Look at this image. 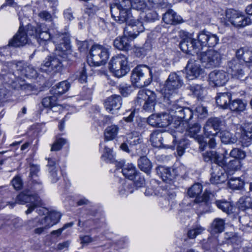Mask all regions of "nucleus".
Wrapping results in <instances>:
<instances>
[{
	"instance_id": "obj_33",
	"label": "nucleus",
	"mask_w": 252,
	"mask_h": 252,
	"mask_svg": "<svg viewBox=\"0 0 252 252\" xmlns=\"http://www.w3.org/2000/svg\"><path fill=\"white\" fill-rule=\"evenodd\" d=\"M162 20L167 24L176 25L180 23L182 19L173 10L170 9L163 14Z\"/></svg>"
},
{
	"instance_id": "obj_21",
	"label": "nucleus",
	"mask_w": 252,
	"mask_h": 252,
	"mask_svg": "<svg viewBox=\"0 0 252 252\" xmlns=\"http://www.w3.org/2000/svg\"><path fill=\"white\" fill-rule=\"evenodd\" d=\"M228 80L227 72L222 70H215L209 74V84L214 87L224 85Z\"/></svg>"
},
{
	"instance_id": "obj_31",
	"label": "nucleus",
	"mask_w": 252,
	"mask_h": 252,
	"mask_svg": "<svg viewBox=\"0 0 252 252\" xmlns=\"http://www.w3.org/2000/svg\"><path fill=\"white\" fill-rule=\"evenodd\" d=\"M231 94L230 93H219L216 97L217 105L223 109H228L231 102Z\"/></svg>"
},
{
	"instance_id": "obj_16",
	"label": "nucleus",
	"mask_w": 252,
	"mask_h": 252,
	"mask_svg": "<svg viewBox=\"0 0 252 252\" xmlns=\"http://www.w3.org/2000/svg\"><path fill=\"white\" fill-rule=\"evenodd\" d=\"M179 73L172 72L169 75L164 85L166 94H171L170 96H172L173 94H176L177 90L183 85V81Z\"/></svg>"
},
{
	"instance_id": "obj_56",
	"label": "nucleus",
	"mask_w": 252,
	"mask_h": 252,
	"mask_svg": "<svg viewBox=\"0 0 252 252\" xmlns=\"http://www.w3.org/2000/svg\"><path fill=\"white\" fill-rule=\"evenodd\" d=\"M226 158L223 155H221L216 152L215 158L214 159V165H218L222 167L226 165L225 159Z\"/></svg>"
},
{
	"instance_id": "obj_59",
	"label": "nucleus",
	"mask_w": 252,
	"mask_h": 252,
	"mask_svg": "<svg viewBox=\"0 0 252 252\" xmlns=\"http://www.w3.org/2000/svg\"><path fill=\"white\" fill-rule=\"evenodd\" d=\"M78 50L80 52L86 53L88 52L90 46L89 42L87 40L83 41H78L77 43Z\"/></svg>"
},
{
	"instance_id": "obj_3",
	"label": "nucleus",
	"mask_w": 252,
	"mask_h": 252,
	"mask_svg": "<svg viewBox=\"0 0 252 252\" xmlns=\"http://www.w3.org/2000/svg\"><path fill=\"white\" fill-rule=\"evenodd\" d=\"M111 17L120 24L126 23V26L124 30V33L130 40H133L140 33L143 32L145 28L143 23L133 19L131 13L127 10H121L120 16L116 17L111 13Z\"/></svg>"
},
{
	"instance_id": "obj_52",
	"label": "nucleus",
	"mask_w": 252,
	"mask_h": 252,
	"mask_svg": "<svg viewBox=\"0 0 252 252\" xmlns=\"http://www.w3.org/2000/svg\"><path fill=\"white\" fill-rule=\"evenodd\" d=\"M38 16L41 21H45L47 23H51L53 24V17L52 14L47 10H42L40 11Z\"/></svg>"
},
{
	"instance_id": "obj_40",
	"label": "nucleus",
	"mask_w": 252,
	"mask_h": 252,
	"mask_svg": "<svg viewBox=\"0 0 252 252\" xmlns=\"http://www.w3.org/2000/svg\"><path fill=\"white\" fill-rule=\"evenodd\" d=\"M129 39L125 35L122 37L116 38L114 41V47L120 50H126L130 47Z\"/></svg>"
},
{
	"instance_id": "obj_45",
	"label": "nucleus",
	"mask_w": 252,
	"mask_h": 252,
	"mask_svg": "<svg viewBox=\"0 0 252 252\" xmlns=\"http://www.w3.org/2000/svg\"><path fill=\"white\" fill-rule=\"evenodd\" d=\"M60 34H63L66 36H68V34L65 33H63L59 32H57L52 34L48 30H45L44 31L43 29L41 27V30L39 31L36 38L40 39L43 41H48L50 39H51L53 41V37L54 36Z\"/></svg>"
},
{
	"instance_id": "obj_12",
	"label": "nucleus",
	"mask_w": 252,
	"mask_h": 252,
	"mask_svg": "<svg viewBox=\"0 0 252 252\" xmlns=\"http://www.w3.org/2000/svg\"><path fill=\"white\" fill-rule=\"evenodd\" d=\"M129 70L127 58L124 55L120 54L111 59V72L115 76L121 77L128 72Z\"/></svg>"
},
{
	"instance_id": "obj_32",
	"label": "nucleus",
	"mask_w": 252,
	"mask_h": 252,
	"mask_svg": "<svg viewBox=\"0 0 252 252\" xmlns=\"http://www.w3.org/2000/svg\"><path fill=\"white\" fill-rule=\"evenodd\" d=\"M61 216V214L59 212H50L48 216L42 219L41 223L45 225V228H50L59 222Z\"/></svg>"
},
{
	"instance_id": "obj_15",
	"label": "nucleus",
	"mask_w": 252,
	"mask_h": 252,
	"mask_svg": "<svg viewBox=\"0 0 252 252\" xmlns=\"http://www.w3.org/2000/svg\"><path fill=\"white\" fill-rule=\"evenodd\" d=\"M223 120L218 117H212L208 119L203 127V131L207 137L216 136L220 132L223 125Z\"/></svg>"
},
{
	"instance_id": "obj_50",
	"label": "nucleus",
	"mask_w": 252,
	"mask_h": 252,
	"mask_svg": "<svg viewBox=\"0 0 252 252\" xmlns=\"http://www.w3.org/2000/svg\"><path fill=\"white\" fill-rule=\"evenodd\" d=\"M205 228L200 225H195L189 230L187 235L189 239H194L197 236L201 234L204 230Z\"/></svg>"
},
{
	"instance_id": "obj_6",
	"label": "nucleus",
	"mask_w": 252,
	"mask_h": 252,
	"mask_svg": "<svg viewBox=\"0 0 252 252\" xmlns=\"http://www.w3.org/2000/svg\"><path fill=\"white\" fill-rule=\"evenodd\" d=\"M178 137V135L175 133V131L162 133L158 131H154L151 134L150 140L153 147L172 148L174 146L170 145L168 140L171 139L173 143L176 140Z\"/></svg>"
},
{
	"instance_id": "obj_47",
	"label": "nucleus",
	"mask_w": 252,
	"mask_h": 252,
	"mask_svg": "<svg viewBox=\"0 0 252 252\" xmlns=\"http://www.w3.org/2000/svg\"><path fill=\"white\" fill-rule=\"evenodd\" d=\"M187 89L197 98L201 99L203 97L204 89L201 85L198 84L189 85L187 87Z\"/></svg>"
},
{
	"instance_id": "obj_62",
	"label": "nucleus",
	"mask_w": 252,
	"mask_h": 252,
	"mask_svg": "<svg viewBox=\"0 0 252 252\" xmlns=\"http://www.w3.org/2000/svg\"><path fill=\"white\" fill-rule=\"evenodd\" d=\"M187 142L186 140H184L179 141L177 147V152L179 156L181 157L184 154L185 150L187 148Z\"/></svg>"
},
{
	"instance_id": "obj_8",
	"label": "nucleus",
	"mask_w": 252,
	"mask_h": 252,
	"mask_svg": "<svg viewBox=\"0 0 252 252\" xmlns=\"http://www.w3.org/2000/svg\"><path fill=\"white\" fill-rule=\"evenodd\" d=\"M199 59L205 68H210L218 66L221 62L222 56L216 50H208L198 54Z\"/></svg>"
},
{
	"instance_id": "obj_34",
	"label": "nucleus",
	"mask_w": 252,
	"mask_h": 252,
	"mask_svg": "<svg viewBox=\"0 0 252 252\" xmlns=\"http://www.w3.org/2000/svg\"><path fill=\"white\" fill-rule=\"evenodd\" d=\"M137 165L142 171L148 175L151 173L153 167L152 163L146 156L140 157L137 161Z\"/></svg>"
},
{
	"instance_id": "obj_64",
	"label": "nucleus",
	"mask_w": 252,
	"mask_h": 252,
	"mask_svg": "<svg viewBox=\"0 0 252 252\" xmlns=\"http://www.w3.org/2000/svg\"><path fill=\"white\" fill-rule=\"evenodd\" d=\"M39 171V167L37 165H32L30 167L29 177L31 179H39L37 174Z\"/></svg>"
},
{
	"instance_id": "obj_55",
	"label": "nucleus",
	"mask_w": 252,
	"mask_h": 252,
	"mask_svg": "<svg viewBox=\"0 0 252 252\" xmlns=\"http://www.w3.org/2000/svg\"><path fill=\"white\" fill-rule=\"evenodd\" d=\"M225 165L226 166L227 169L236 171L240 169L241 167V162L240 160H238L237 159H234L230 160Z\"/></svg>"
},
{
	"instance_id": "obj_44",
	"label": "nucleus",
	"mask_w": 252,
	"mask_h": 252,
	"mask_svg": "<svg viewBox=\"0 0 252 252\" xmlns=\"http://www.w3.org/2000/svg\"><path fill=\"white\" fill-rule=\"evenodd\" d=\"M127 142L131 145H136L142 142V138L140 133L136 131H133L127 134Z\"/></svg>"
},
{
	"instance_id": "obj_51",
	"label": "nucleus",
	"mask_w": 252,
	"mask_h": 252,
	"mask_svg": "<svg viewBox=\"0 0 252 252\" xmlns=\"http://www.w3.org/2000/svg\"><path fill=\"white\" fill-rule=\"evenodd\" d=\"M229 156L235 159L240 160L244 159L246 158V154L244 151L241 149L235 148L231 150Z\"/></svg>"
},
{
	"instance_id": "obj_42",
	"label": "nucleus",
	"mask_w": 252,
	"mask_h": 252,
	"mask_svg": "<svg viewBox=\"0 0 252 252\" xmlns=\"http://www.w3.org/2000/svg\"><path fill=\"white\" fill-rule=\"evenodd\" d=\"M242 136L245 140L252 139V123L246 122L240 127Z\"/></svg>"
},
{
	"instance_id": "obj_5",
	"label": "nucleus",
	"mask_w": 252,
	"mask_h": 252,
	"mask_svg": "<svg viewBox=\"0 0 252 252\" xmlns=\"http://www.w3.org/2000/svg\"><path fill=\"white\" fill-rule=\"evenodd\" d=\"M108 58V49L99 45H94L91 47L87 62L90 66H97L104 64Z\"/></svg>"
},
{
	"instance_id": "obj_13",
	"label": "nucleus",
	"mask_w": 252,
	"mask_h": 252,
	"mask_svg": "<svg viewBox=\"0 0 252 252\" xmlns=\"http://www.w3.org/2000/svg\"><path fill=\"white\" fill-rule=\"evenodd\" d=\"M245 69V67L240 63L239 61L235 59L227 63V71L234 79L245 80L248 77V73Z\"/></svg>"
},
{
	"instance_id": "obj_35",
	"label": "nucleus",
	"mask_w": 252,
	"mask_h": 252,
	"mask_svg": "<svg viewBox=\"0 0 252 252\" xmlns=\"http://www.w3.org/2000/svg\"><path fill=\"white\" fill-rule=\"evenodd\" d=\"M247 103L241 99H235L231 101L229 107L231 111L239 114L243 112L246 108Z\"/></svg>"
},
{
	"instance_id": "obj_54",
	"label": "nucleus",
	"mask_w": 252,
	"mask_h": 252,
	"mask_svg": "<svg viewBox=\"0 0 252 252\" xmlns=\"http://www.w3.org/2000/svg\"><path fill=\"white\" fill-rule=\"evenodd\" d=\"M122 105V98L120 95H112L111 96V111L118 110Z\"/></svg>"
},
{
	"instance_id": "obj_38",
	"label": "nucleus",
	"mask_w": 252,
	"mask_h": 252,
	"mask_svg": "<svg viewBox=\"0 0 252 252\" xmlns=\"http://www.w3.org/2000/svg\"><path fill=\"white\" fill-rule=\"evenodd\" d=\"M69 88L70 84L67 81H64L52 87L50 92L54 95H61L66 92Z\"/></svg>"
},
{
	"instance_id": "obj_26",
	"label": "nucleus",
	"mask_w": 252,
	"mask_h": 252,
	"mask_svg": "<svg viewBox=\"0 0 252 252\" xmlns=\"http://www.w3.org/2000/svg\"><path fill=\"white\" fill-rule=\"evenodd\" d=\"M201 126L198 124L189 125L186 129V134L190 137L193 138L199 143L200 147L203 148L207 145V141L205 137L198 134L200 132Z\"/></svg>"
},
{
	"instance_id": "obj_53",
	"label": "nucleus",
	"mask_w": 252,
	"mask_h": 252,
	"mask_svg": "<svg viewBox=\"0 0 252 252\" xmlns=\"http://www.w3.org/2000/svg\"><path fill=\"white\" fill-rule=\"evenodd\" d=\"M57 99V97L54 94L45 97L42 100V104L45 108H50L53 105L55 104Z\"/></svg>"
},
{
	"instance_id": "obj_19",
	"label": "nucleus",
	"mask_w": 252,
	"mask_h": 252,
	"mask_svg": "<svg viewBox=\"0 0 252 252\" xmlns=\"http://www.w3.org/2000/svg\"><path fill=\"white\" fill-rule=\"evenodd\" d=\"M181 110L180 111H178L176 125L172 126L176 129L174 131L178 135L183 131L184 122L187 123L193 116V112L189 107H183Z\"/></svg>"
},
{
	"instance_id": "obj_11",
	"label": "nucleus",
	"mask_w": 252,
	"mask_h": 252,
	"mask_svg": "<svg viewBox=\"0 0 252 252\" xmlns=\"http://www.w3.org/2000/svg\"><path fill=\"white\" fill-rule=\"evenodd\" d=\"M202 187L201 184L196 183L192 185L188 191V194L190 197H195V202L200 205H205L208 207L212 203V198L213 195L212 193L205 190L202 196L198 195L201 192Z\"/></svg>"
},
{
	"instance_id": "obj_20",
	"label": "nucleus",
	"mask_w": 252,
	"mask_h": 252,
	"mask_svg": "<svg viewBox=\"0 0 252 252\" xmlns=\"http://www.w3.org/2000/svg\"><path fill=\"white\" fill-rule=\"evenodd\" d=\"M147 123L151 126L156 127H165L172 125L171 117L167 113L152 114L147 119Z\"/></svg>"
},
{
	"instance_id": "obj_18",
	"label": "nucleus",
	"mask_w": 252,
	"mask_h": 252,
	"mask_svg": "<svg viewBox=\"0 0 252 252\" xmlns=\"http://www.w3.org/2000/svg\"><path fill=\"white\" fill-rule=\"evenodd\" d=\"M113 4L120 10H127L129 13V6L137 10H142L146 6V0H113Z\"/></svg>"
},
{
	"instance_id": "obj_63",
	"label": "nucleus",
	"mask_w": 252,
	"mask_h": 252,
	"mask_svg": "<svg viewBox=\"0 0 252 252\" xmlns=\"http://www.w3.org/2000/svg\"><path fill=\"white\" fill-rule=\"evenodd\" d=\"M216 151H210L205 153L203 154L204 160L206 162L210 161L214 163V159L215 158Z\"/></svg>"
},
{
	"instance_id": "obj_43",
	"label": "nucleus",
	"mask_w": 252,
	"mask_h": 252,
	"mask_svg": "<svg viewBox=\"0 0 252 252\" xmlns=\"http://www.w3.org/2000/svg\"><path fill=\"white\" fill-rule=\"evenodd\" d=\"M42 184L39 179H30L26 190H30L31 192L36 193L41 190Z\"/></svg>"
},
{
	"instance_id": "obj_58",
	"label": "nucleus",
	"mask_w": 252,
	"mask_h": 252,
	"mask_svg": "<svg viewBox=\"0 0 252 252\" xmlns=\"http://www.w3.org/2000/svg\"><path fill=\"white\" fill-rule=\"evenodd\" d=\"M42 219L39 220L37 217L27 221V225L30 228H33L40 225H44L41 223Z\"/></svg>"
},
{
	"instance_id": "obj_14",
	"label": "nucleus",
	"mask_w": 252,
	"mask_h": 252,
	"mask_svg": "<svg viewBox=\"0 0 252 252\" xmlns=\"http://www.w3.org/2000/svg\"><path fill=\"white\" fill-rule=\"evenodd\" d=\"M225 16L231 24L237 28L244 27L251 23L249 18L246 17L241 12L233 9H227Z\"/></svg>"
},
{
	"instance_id": "obj_7",
	"label": "nucleus",
	"mask_w": 252,
	"mask_h": 252,
	"mask_svg": "<svg viewBox=\"0 0 252 252\" xmlns=\"http://www.w3.org/2000/svg\"><path fill=\"white\" fill-rule=\"evenodd\" d=\"M180 36L182 39L180 43V48L183 52L192 55L199 54L200 45H199L197 40L193 38L191 34L182 31L180 32Z\"/></svg>"
},
{
	"instance_id": "obj_24",
	"label": "nucleus",
	"mask_w": 252,
	"mask_h": 252,
	"mask_svg": "<svg viewBox=\"0 0 252 252\" xmlns=\"http://www.w3.org/2000/svg\"><path fill=\"white\" fill-rule=\"evenodd\" d=\"M187 78L189 80L198 77L203 73L204 70L201 68L199 62L194 59H190L186 66Z\"/></svg>"
},
{
	"instance_id": "obj_46",
	"label": "nucleus",
	"mask_w": 252,
	"mask_h": 252,
	"mask_svg": "<svg viewBox=\"0 0 252 252\" xmlns=\"http://www.w3.org/2000/svg\"><path fill=\"white\" fill-rule=\"evenodd\" d=\"M224 221L223 220L217 218L213 221L211 226L212 232L215 233H220L224 230Z\"/></svg>"
},
{
	"instance_id": "obj_9",
	"label": "nucleus",
	"mask_w": 252,
	"mask_h": 252,
	"mask_svg": "<svg viewBox=\"0 0 252 252\" xmlns=\"http://www.w3.org/2000/svg\"><path fill=\"white\" fill-rule=\"evenodd\" d=\"M156 95L150 90H142L139 91L136 103L142 105L143 109L148 112H152L156 103Z\"/></svg>"
},
{
	"instance_id": "obj_17",
	"label": "nucleus",
	"mask_w": 252,
	"mask_h": 252,
	"mask_svg": "<svg viewBox=\"0 0 252 252\" xmlns=\"http://www.w3.org/2000/svg\"><path fill=\"white\" fill-rule=\"evenodd\" d=\"M219 37L206 30L200 32L197 34V41L200 45V50L203 47H214L219 42Z\"/></svg>"
},
{
	"instance_id": "obj_1",
	"label": "nucleus",
	"mask_w": 252,
	"mask_h": 252,
	"mask_svg": "<svg viewBox=\"0 0 252 252\" xmlns=\"http://www.w3.org/2000/svg\"><path fill=\"white\" fill-rule=\"evenodd\" d=\"M53 42L56 45L55 55L48 56L40 66L41 71L47 73L61 71L63 67L70 65L76 59L75 55L72 54L69 36L55 35Z\"/></svg>"
},
{
	"instance_id": "obj_39",
	"label": "nucleus",
	"mask_w": 252,
	"mask_h": 252,
	"mask_svg": "<svg viewBox=\"0 0 252 252\" xmlns=\"http://www.w3.org/2000/svg\"><path fill=\"white\" fill-rule=\"evenodd\" d=\"M219 134L221 142L225 144H232L237 141V137L228 131H221Z\"/></svg>"
},
{
	"instance_id": "obj_23",
	"label": "nucleus",
	"mask_w": 252,
	"mask_h": 252,
	"mask_svg": "<svg viewBox=\"0 0 252 252\" xmlns=\"http://www.w3.org/2000/svg\"><path fill=\"white\" fill-rule=\"evenodd\" d=\"M22 26H23L21 23L18 31L9 40L7 46L14 48L20 47L24 46L29 42L28 37H27L26 32L22 30Z\"/></svg>"
},
{
	"instance_id": "obj_41",
	"label": "nucleus",
	"mask_w": 252,
	"mask_h": 252,
	"mask_svg": "<svg viewBox=\"0 0 252 252\" xmlns=\"http://www.w3.org/2000/svg\"><path fill=\"white\" fill-rule=\"evenodd\" d=\"M237 206L239 209L242 211L252 209V198L247 196H242L238 201Z\"/></svg>"
},
{
	"instance_id": "obj_29",
	"label": "nucleus",
	"mask_w": 252,
	"mask_h": 252,
	"mask_svg": "<svg viewBox=\"0 0 252 252\" xmlns=\"http://www.w3.org/2000/svg\"><path fill=\"white\" fill-rule=\"evenodd\" d=\"M110 140V127L108 126L104 132V141L103 142H101L100 144V147L103 148V154L101 155V159L106 162V163H109L110 162V149L106 145V143L108 142Z\"/></svg>"
},
{
	"instance_id": "obj_49",
	"label": "nucleus",
	"mask_w": 252,
	"mask_h": 252,
	"mask_svg": "<svg viewBox=\"0 0 252 252\" xmlns=\"http://www.w3.org/2000/svg\"><path fill=\"white\" fill-rule=\"evenodd\" d=\"M228 180L229 187L233 189H242L244 185V182L240 178L231 177Z\"/></svg>"
},
{
	"instance_id": "obj_27",
	"label": "nucleus",
	"mask_w": 252,
	"mask_h": 252,
	"mask_svg": "<svg viewBox=\"0 0 252 252\" xmlns=\"http://www.w3.org/2000/svg\"><path fill=\"white\" fill-rule=\"evenodd\" d=\"M156 171L163 182L169 184H171L177 175L175 169L162 166L158 167Z\"/></svg>"
},
{
	"instance_id": "obj_57",
	"label": "nucleus",
	"mask_w": 252,
	"mask_h": 252,
	"mask_svg": "<svg viewBox=\"0 0 252 252\" xmlns=\"http://www.w3.org/2000/svg\"><path fill=\"white\" fill-rule=\"evenodd\" d=\"M66 140L63 138H59L52 145L51 150L52 151H58L61 149L63 146L66 143Z\"/></svg>"
},
{
	"instance_id": "obj_36",
	"label": "nucleus",
	"mask_w": 252,
	"mask_h": 252,
	"mask_svg": "<svg viewBox=\"0 0 252 252\" xmlns=\"http://www.w3.org/2000/svg\"><path fill=\"white\" fill-rule=\"evenodd\" d=\"M121 172L126 178L130 180H133L134 178H136L137 177L138 173H139L135 166L131 163L125 165L122 169Z\"/></svg>"
},
{
	"instance_id": "obj_30",
	"label": "nucleus",
	"mask_w": 252,
	"mask_h": 252,
	"mask_svg": "<svg viewBox=\"0 0 252 252\" xmlns=\"http://www.w3.org/2000/svg\"><path fill=\"white\" fill-rule=\"evenodd\" d=\"M237 59L239 62L243 61L245 63H252V48L242 47L236 52Z\"/></svg>"
},
{
	"instance_id": "obj_10",
	"label": "nucleus",
	"mask_w": 252,
	"mask_h": 252,
	"mask_svg": "<svg viewBox=\"0 0 252 252\" xmlns=\"http://www.w3.org/2000/svg\"><path fill=\"white\" fill-rule=\"evenodd\" d=\"M17 200L20 204L29 203L27 205L28 209L25 212L27 215L31 214L36 207L41 205L39 196L36 193L31 192L30 190H25L17 196Z\"/></svg>"
},
{
	"instance_id": "obj_22",
	"label": "nucleus",
	"mask_w": 252,
	"mask_h": 252,
	"mask_svg": "<svg viewBox=\"0 0 252 252\" xmlns=\"http://www.w3.org/2000/svg\"><path fill=\"white\" fill-rule=\"evenodd\" d=\"M210 181L212 184H220L228 179V176L225 170L218 165H212L211 171Z\"/></svg>"
},
{
	"instance_id": "obj_4",
	"label": "nucleus",
	"mask_w": 252,
	"mask_h": 252,
	"mask_svg": "<svg viewBox=\"0 0 252 252\" xmlns=\"http://www.w3.org/2000/svg\"><path fill=\"white\" fill-rule=\"evenodd\" d=\"M151 69L146 65H138L131 72V81L137 88H142L149 85L152 80Z\"/></svg>"
},
{
	"instance_id": "obj_25",
	"label": "nucleus",
	"mask_w": 252,
	"mask_h": 252,
	"mask_svg": "<svg viewBox=\"0 0 252 252\" xmlns=\"http://www.w3.org/2000/svg\"><path fill=\"white\" fill-rule=\"evenodd\" d=\"M167 101L166 103L168 104L167 106V109L168 111V114L170 115L171 117V121L172 123V125H176V122L177 120L178 111L181 110L183 107L181 106L178 103L179 100H173L172 96H166Z\"/></svg>"
},
{
	"instance_id": "obj_37",
	"label": "nucleus",
	"mask_w": 252,
	"mask_h": 252,
	"mask_svg": "<svg viewBox=\"0 0 252 252\" xmlns=\"http://www.w3.org/2000/svg\"><path fill=\"white\" fill-rule=\"evenodd\" d=\"M43 26L41 24H37L36 26H33L31 24H29L26 26L25 29L22 27V30L26 32V34L27 37H28V40L29 41L30 36H33L35 38H37L39 31L41 30V27Z\"/></svg>"
},
{
	"instance_id": "obj_28",
	"label": "nucleus",
	"mask_w": 252,
	"mask_h": 252,
	"mask_svg": "<svg viewBox=\"0 0 252 252\" xmlns=\"http://www.w3.org/2000/svg\"><path fill=\"white\" fill-rule=\"evenodd\" d=\"M48 162L47 167L50 174V178L53 183L57 182L62 176L61 170L56 166L57 161L54 158H48Z\"/></svg>"
},
{
	"instance_id": "obj_48",
	"label": "nucleus",
	"mask_w": 252,
	"mask_h": 252,
	"mask_svg": "<svg viewBox=\"0 0 252 252\" xmlns=\"http://www.w3.org/2000/svg\"><path fill=\"white\" fill-rule=\"evenodd\" d=\"M216 206L220 210L227 214L232 213L233 206L229 202L224 200H217L215 201Z\"/></svg>"
},
{
	"instance_id": "obj_2",
	"label": "nucleus",
	"mask_w": 252,
	"mask_h": 252,
	"mask_svg": "<svg viewBox=\"0 0 252 252\" xmlns=\"http://www.w3.org/2000/svg\"><path fill=\"white\" fill-rule=\"evenodd\" d=\"M37 76L36 69L31 65L23 62H18L14 64L7 63L4 65L0 72V78L10 84L16 83L19 80L28 78H35Z\"/></svg>"
},
{
	"instance_id": "obj_61",
	"label": "nucleus",
	"mask_w": 252,
	"mask_h": 252,
	"mask_svg": "<svg viewBox=\"0 0 252 252\" xmlns=\"http://www.w3.org/2000/svg\"><path fill=\"white\" fill-rule=\"evenodd\" d=\"M11 183L13 188L16 190L20 189L23 186L22 179L19 176H15L11 181Z\"/></svg>"
},
{
	"instance_id": "obj_60",
	"label": "nucleus",
	"mask_w": 252,
	"mask_h": 252,
	"mask_svg": "<svg viewBox=\"0 0 252 252\" xmlns=\"http://www.w3.org/2000/svg\"><path fill=\"white\" fill-rule=\"evenodd\" d=\"M87 69L84 65L82 70L77 73L76 76L78 77V81L81 83L86 82L87 79Z\"/></svg>"
}]
</instances>
